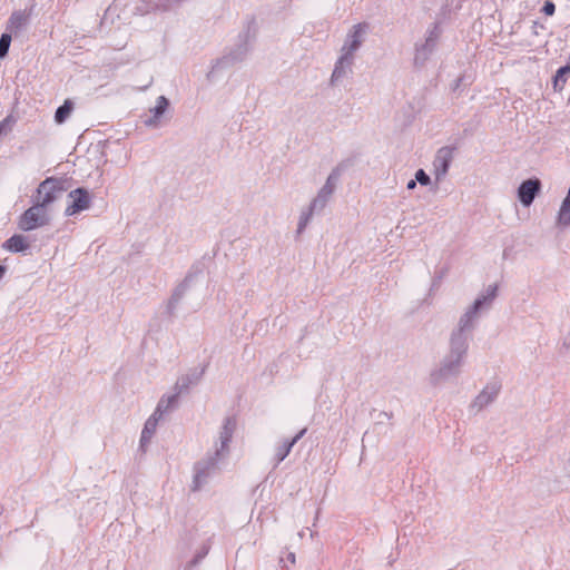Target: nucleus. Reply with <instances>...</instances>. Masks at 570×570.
Returning <instances> with one entry per match:
<instances>
[{"label":"nucleus","instance_id":"20","mask_svg":"<svg viewBox=\"0 0 570 570\" xmlns=\"http://www.w3.org/2000/svg\"><path fill=\"white\" fill-rule=\"evenodd\" d=\"M16 124V118L12 115H8L0 121V138L8 135Z\"/></svg>","mask_w":570,"mask_h":570},{"label":"nucleus","instance_id":"13","mask_svg":"<svg viewBox=\"0 0 570 570\" xmlns=\"http://www.w3.org/2000/svg\"><path fill=\"white\" fill-rule=\"evenodd\" d=\"M353 60V57L340 53V57L337 58L333 72L331 75L332 85L341 82L345 77H347L352 72Z\"/></svg>","mask_w":570,"mask_h":570},{"label":"nucleus","instance_id":"1","mask_svg":"<svg viewBox=\"0 0 570 570\" xmlns=\"http://www.w3.org/2000/svg\"><path fill=\"white\" fill-rule=\"evenodd\" d=\"M497 292L498 286L490 285L461 317L459 330L451 337V354L449 358H446L438 370H434L430 374V382L433 385L441 384L450 376L458 373L468 350L463 333L472 326L473 321L480 312L485 311L491 306L497 296Z\"/></svg>","mask_w":570,"mask_h":570},{"label":"nucleus","instance_id":"29","mask_svg":"<svg viewBox=\"0 0 570 570\" xmlns=\"http://www.w3.org/2000/svg\"><path fill=\"white\" fill-rule=\"evenodd\" d=\"M4 272H6L4 267L0 266V278L3 276Z\"/></svg>","mask_w":570,"mask_h":570},{"label":"nucleus","instance_id":"15","mask_svg":"<svg viewBox=\"0 0 570 570\" xmlns=\"http://www.w3.org/2000/svg\"><path fill=\"white\" fill-rule=\"evenodd\" d=\"M556 224L560 228H567L570 226V185L568 193L558 209L556 216Z\"/></svg>","mask_w":570,"mask_h":570},{"label":"nucleus","instance_id":"17","mask_svg":"<svg viewBox=\"0 0 570 570\" xmlns=\"http://www.w3.org/2000/svg\"><path fill=\"white\" fill-rule=\"evenodd\" d=\"M73 110V104L71 100L67 99L65 102L57 108L55 112V121L58 125L63 124L71 115Z\"/></svg>","mask_w":570,"mask_h":570},{"label":"nucleus","instance_id":"3","mask_svg":"<svg viewBox=\"0 0 570 570\" xmlns=\"http://www.w3.org/2000/svg\"><path fill=\"white\" fill-rule=\"evenodd\" d=\"M338 178L340 170H333L327 177L323 187L317 191V195L311 200L308 207L301 212L297 223V234L304 233L313 215L320 213L326 207L328 200L331 199L335 190V186Z\"/></svg>","mask_w":570,"mask_h":570},{"label":"nucleus","instance_id":"9","mask_svg":"<svg viewBox=\"0 0 570 570\" xmlns=\"http://www.w3.org/2000/svg\"><path fill=\"white\" fill-rule=\"evenodd\" d=\"M442 35V28L439 23H434L428 29L424 42L416 47L414 60L415 62H423L435 48L440 37Z\"/></svg>","mask_w":570,"mask_h":570},{"label":"nucleus","instance_id":"6","mask_svg":"<svg viewBox=\"0 0 570 570\" xmlns=\"http://www.w3.org/2000/svg\"><path fill=\"white\" fill-rule=\"evenodd\" d=\"M65 183L61 179L49 177L40 183L36 190L35 202L48 208L65 191Z\"/></svg>","mask_w":570,"mask_h":570},{"label":"nucleus","instance_id":"5","mask_svg":"<svg viewBox=\"0 0 570 570\" xmlns=\"http://www.w3.org/2000/svg\"><path fill=\"white\" fill-rule=\"evenodd\" d=\"M50 215L48 208L33 203L31 207L26 209L18 219V227L23 232H31L48 225Z\"/></svg>","mask_w":570,"mask_h":570},{"label":"nucleus","instance_id":"26","mask_svg":"<svg viewBox=\"0 0 570 570\" xmlns=\"http://www.w3.org/2000/svg\"><path fill=\"white\" fill-rule=\"evenodd\" d=\"M306 429L301 430L292 440H287L293 446L303 438Z\"/></svg>","mask_w":570,"mask_h":570},{"label":"nucleus","instance_id":"16","mask_svg":"<svg viewBox=\"0 0 570 570\" xmlns=\"http://www.w3.org/2000/svg\"><path fill=\"white\" fill-rule=\"evenodd\" d=\"M2 247L11 253H21L27 250L28 243L22 235H13L3 243Z\"/></svg>","mask_w":570,"mask_h":570},{"label":"nucleus","instance_id":"27","mask_svg":"<svg viewBox=\"0 0 570 570\" xmlns=\"http://www.w3.org/2000/svg\"><path fill=\"white\" fill-rule=\"evenodd\" d=\"M282 562L283 563L289 562L291 564H295V562H296L295 553L294 552H287L286 558L282 559Z\"/></svg>","mask_w":570,"mask_h":570},{"label":"nucleus","instance_id":"4","mask_svg":"<svg viewBox=\"0 0 570 570\" xmlns=\"http://www.w3.org/2000/svg\"><path fill=\"white\" fill-rule=\"evenodd\" d=\"M177 402V395L173 394L167 397H163L155 412L147 419L145 422L141 438H140V444L141 446H145L148 444L156 432L157 425L159 421L163 419V416L176 404Z\"/></svg>","mask_w":570,"mask_h":570},{"label":"nucleus","instance_id":"22","mask_svg":"<svg viewBox=\"0 0 570 570\" xmlns=\"http://www.w3.org/2000/svg\"><path fill=\"white\" fill-rule=\"evenodd\" d=\"M11 43V36L9 33H2L0 37V58L7 56Z\"/></svg>","mask_w":570,"mask_h":570},{"label":"nucleus","instance_id":"10","mask_svg":"<svg viewBox=\"0 0 570 570\" xmlns=\"http://www.w3.org/2000/svg\"><path fill=\"white\" fill-rule=\"evenodd\" d=\"M452 160L453 148L442 147L436 151L434 159L432 161V174L436 183H440L446 176L452 164Z\"/></svg>","mask_w":570,"mask_h":570},{"label":"nucleus","instance_id":"12","mask_svg":"<svg viewBox=\"0 0 570 570\" xmlns=\"http://www.w3.org/2000/svg\"><path fill=\"white\" fill-rule=\"evenodd\" d=\"M69 198L71 199V203L66 208L65 214L67 216H73L89 207L90 197L88 191L83 188H77L70 191Z\"/></svg>","mask_w":570,"mask_h":570},{"label":"nucleus","instance_id":"7","mask_svg":"<svg viewBox=\"0 0 570 570\" xmlns=\"http://www.w3.org/2000/svg\"><path fill=\"white\" fill-rule=\"evenodd\" d=\"M501 391V384L497 381L490 382L479 392L470 403V412L478 414L489 407L498 397Z\"/></svg>","mask_w":570,"mask_h":570},{"label":"nucleus","instance_id":"25","mask_svg":"<svg viewBox=\"0 0 570 570\" xmlns=\"http://www.w3.org/2000/svg\"><path fill=\"white\" fill-rule=\"evenodd\" d=\"M556 11V6L551 1H546L542 7V12L547 16H552Z\"/></svg>","mask_w":570,"mask_h":570},{"label":"nucleus","instance_id":"24","mask_svg":"<svg viewBox=\"0 0 570 570\" xmlns=\"http://www.w3.org/2000/svg\"><path fill=\"white\" fill-rule=\"evenodd\" d=\"M562 469H563L566 478L570 482V449H569V452L566 454V456L563 459Z\"/></svg>","mask_w":570,"mask_h":570},{"label":"nucleus","instance_id":"18","mask_svg":"<svg viewBox=\"0 0 570 570\" xmlns=\"http://www.w3.org/2000/svg\"><path fill=\"white\" fill-rule=\"evenodd\" d=\"M568 75H570V63L557 70L553 78V88L561 90L566 83Z\"/></svg>","mask_w":570,"mask_h":570},{"label":"nucleus","instance_id":"23","mask_svg":"<svg viewBox=\"0 0 570 570\" xmlns=\"http://www.w3.org/2000/svg\"><path fill=\"white\" fill-rule=\"evenodd\" d=\"M415 179L421 186H429L431 184L430 176L423 169L416 170Z\"/></svg>","mask_w":570,"mask_h":570},{"label":"nucleus","instance_id":"28","mask_svg":"<svg viewBox=\"0 0 570 570\" xmlns=\"http://www.w3.org/2000/svg\"><path fill=\"white\" fill-rule=\"evenodd\" d=\"M416 184H417L416 179H412V180H410V181L406 184V188H407L409 190H412V189H414V188L416 187Z\"/></svg>","mask_w":570,"mask_h":570},{"label":"nucleus","instance_id":"19","mask_svg":"<svg viewBox=\"0 0 570 570\" xmlns=\"http://www.w3.org/2000/svg\"><path fill=\"white\" fill-rule=\"evenodd\" d=\"M293 445L286 440L275 450L276 463H281L289 454Z\"/></svg>","mask_w":570,"mask_h":570},{"label":"nucleus","instance_id":"2","mask_svg":"<svg viewBox=\"0 0 570 570\" xmlns=\"http://www.w3.org/2000/svg\"><path fill=\"white\" fill-rule=\"evenodd\" d=\"M237 421L233 416H227L222 424L218 440L215 443V453L205 462H200L195 466L194 489L197 490L206 481V479L215 471L217 463L228 453Z\"/></svg>","mask_w":570,"mask_h":570},{"label":"nucleus","instance_id":"14","mask_svg":"<svg viewBox=\"0 0 570 570\" xmlns=\"http://www.w3.org/2000/svg\"><path fill=\"white\" fill-rule=\"evenodd\" d=\"M168 108V100L164 96L157 98L155 107L150 109L151 116L144 122L147 127H156L159 124L160 118Z\"/></svg>","mask_w":570,"mask_h":570},{"label":"nucleus","instance_id":"21","mask_svg":"<svg viewBox=\"0 0 570 570\" xmlns=\"http://www.w3.org/2000/svg\"><path fill=\"white\" fill-rule=\"evenodd\" d=\"M26 23V17L21 12H14L9 19L10 29H20Z\"/></svg>","mask_w":570,"mask_h":570},{"label":"nucleus","instance_id":"8","mask_svg":"<svg viewBox=\"0 0 570 570\" xmlns=\"http://www.w3.org/2000/svg\"><path fill=\"white\" fill-rule=\"evenodd\" d=\"M368 31V24L365 22L354 24L346 35L344 43L341 48L340 53L348 57H353L355 52L361 48L364 37Z\"/></svg>","mask_w":570,"mask_h":570},{"label":"nucleus","instance_id":"11","mask_svg":"<svg viewBox=\"0 0 570 570\" xmlns=\"http://www.w3.org/2000/svg\"><path fill=\"white\" fill-rule=\"evenodd\" d=\"M541 181L538 178H531L522 181L517 190L519 202L523 207H530L540 193Z\"/></svg>","mask_w":570,"mask_h":570}]
</instances>
